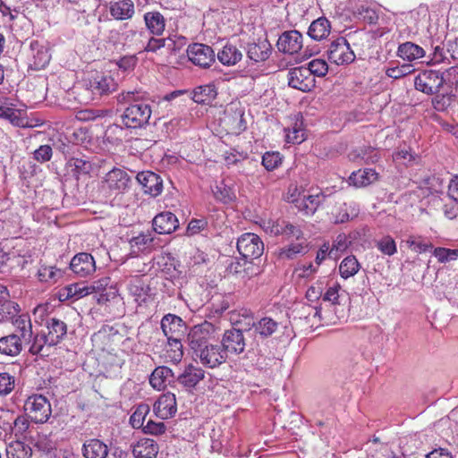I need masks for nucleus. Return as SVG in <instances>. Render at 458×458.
<instances>
[{
	"label": "nucleus",
	"mask_w": 458,
	"mask_h": 458,
	"mask_svg": "<svg viewBox=\"0 0 458 458\" xmlns=\"http://www.w3.org/2000/svg\"><path fill=\"white\" fill-rule=\"evenodd\" d=\"M111 283V279L108 276L101 277L96 281H93L90 284L86 285L89 289V294L98 293L99 298L98 299V303L106 302L109 300L107 293H106L107 287Z\"/></svg>",
	"instance_id": "nucleus-38"
},
{
	"label": "nucleus",
	"mask_w": 458,
	"mask_h": 458,
	"mask_svg": "<svg viewBox=\"0 0 458 458\" xmlns=\"http://www.w3.org/2000/svg\"><path fill=\"white\" fill-rule=\"evenodd\" d=\"M24 411L35 423H45L52 412L49 401L42 394L30 396L24 403Z\"/></svg>",
	"instance_id": "nucleus-6"
},
{
	"label": "nucleus",
	"mask_w": 458,
	"mask_h": 458,
	"mask_svg": "<svg viewBox=\"0 0 458 458\" xmlns=\"http://www.w3.org/2000/svg\"><path fill=\"white\" fill-rule=\"evenodd\" d=\"M144 21L148 30L156 36L163 34L165 28V21L159 12H148L144 14Z\"/></svg>",
	"instance_id": "nucleus-32"
},
{
	"label": "nucleus",
	"mask_w": 458,
	"mask_h": 458,
	"mask_svg": "<svg viewBox=\"0 0 458 458\" xmlns=\"http://www.w3.org/2000/svg\"><path fill=\"white\" fill-rule=\"evenodd\" d=\"M176 411L175 395L169 392L162 394L154 403V412L161 420L173 417Z\"/></svg>",
	"instance_id": "nucleus-17"
},
{
	"label": "nucleus",
	"mask_w": 458,
	"mask_h": 458,
	"mask_svg": "<svg viewBox=\"0 0 458 458\" xmlns=\"http://www.w3.org/2000/svg\"><path fill=\"white\" fill-rule=\"evenodd\" d=\"M110 14L115 20H128L134 14V4L131 0H120L110 4Z\"/></svg>",
	"instance_id": "nucleus-27"
},
{
	"label": "nucleus",
	"mask_w": 458,
	"mask_h": 458,
	"mask_svg": "<svg viewBox=\"0 0 458 458\" xmlns=\"http://www.w3.org/2000/svg\"><path fill=\"white\" fill-rule=\"evenodd\" d=\"M359 16L369 24H374L377 22L378 16L376 11L369 7L360 6L358 8Z\"/></svg>",
	"instance_id": "nucleus-64"
},
{
	"label": "nucleus",
	"mask_w": 458,
	"mask_h": 458,
	"mask_svg": "<svg viewBox=\"0 0 458 458\" xmlns=\"http://www.w3.org/2000/svg\"><path fill=\"white\" fill-rule=\"evenodd\" d=\"M86 89L90 91L94 97L109 95L117 89L114 79L106 74L97 73L86 81Z\"/></svg>",
	"instance_id": "nucleus-9"
},
{
	"label": "nucleus",
	"mask_w": 458,
	"mask_h": 458,
	"mask_svg": "<svg viewBox=\"0 0 458 458\" xmlns=\"http://www.w3.org/2000/svg\"><path fill=\"white\" fill-rule=\"evenodd\" d=\"M216 96L214 86L203 85L192 91V100L198 104H209Z\"/></svg>",
	"instance_id": "nucleus-40"
},
{
	"label": "nucleus",
	"mask_w": 458,
	"mask_h": 458,
	"mask_svg": "<svg viewBox=\"0 0 458 458\" xmlns=\"http://www.w3.org/2000/svg\"><path fill=\"white\" fill-rule=\"evenodd\" d=\"M23 343H25L24 340L16 333L2 336L0 338V353L11 357L18 356L22 351Z\"/></svg>",
	"instance_id": "nucleus-21"
},
{
	"label": "nucleus",
	"mask_w": 458,
	"mask_h": 458,
	"mask_svg": "<svg viewBox=\"0 0 458 458\" xmlns=\"http://www.w3.org/2000/svg\"><path fill=\"white\" fill-rule=\"evenodd\" d=\"M397 55L404 61L412 62L425 55V50L412 42H405L398 47Z\"/></svg>",
	"instance_id": "nucleus-30"
},
{
	"label": "nucleus",
	"mask_w": 458,
	"mask_h": 458,
	"mask_svg": "<svg viewBox=\"0 0 458 458\" xmlns=\"http://www.w3.org/2000/svg\"><path fill=\"white\" fill-rule=\"evenodd\" d=\"M187 55L192 64L201 68L209 67L216 60L213 48L200 43L190 45L187 49Z\"/></svg>",
	"instance_id": "nucleus-10"
},
{
	"label": "nucleus",
	"mask_w": 458,
	"mask_h": 458,
	"mask_svg": "<svg viewBox=\"0 0 458 458\" xmlns=\"http://www.w3.org/2000/svg\"><path fill=\"white\" fill-rule=\"evenodd\" d=\"M242 316L245 319L249 320L245 325L250 326L251 324L252 327L250 329L252 335H258L261 338H267L277 330L278 324L271 318H263L258 322H254L252 321L253 318L250 317V313L247 310L244 311Z\"/></svg>",
	"instance_id": "nucleus-13"
},
{
	"label": "nucleus",
	"mask_w": 458,
	"mask_h": 458,
	"mask_svg": "<svg viewBox=\"0 0 458 458\" xmlns=\"http://www.w3.org/2000/svg\"><path fill=\"white\" fill-rule=\"evenodd\" d=\"M168 342V350L167 352H171L169 355L172 360L179 361L181 360L183 352H182V344L180 340V336H174L173 338L166 337Z\"/></svg>",
	"instance_id": "nucleus-54"
},
{
	"label": "nucleus",
	"mask_w": 458,
	"mask_h": 458,
	"mask_svg": "<svg viewBox=\"0 0 458 458\" xmlns=\"http://www.w3.org/2000/svg\"><path fill=\"white\" fill-rule=\"evenodd\" d=\"M308 251V245L303 242L298 243H292L286 248L279 250L278 256L282 259H293L298 254H305Z\"/></svg>",
	"instance_id": "nucleus-43"
},
{
	"label": "nucleus",
	"mask_w": 458,
	"mask_h": 458,
	"mask_svg": "<svg viewBox=\"0 0 458 458\" xmlns=\"http://www.w3.org/2000/svg\"><path fill=\"white\" fill-rule=\"evenodd\" d=\"M66 169L76 180H79L81 175L88 174L92 169L91 163L81 157H71L66 162Z\"/></svg>",
	"instance_id": "nucleus-31"
},
{
	"label": "nucleus",
	"mask_w": 458,
	"mask_h": 458,
	"mask_svg": "<svg viewBox=\"0 0 458 458\" xmlns=\"http://www.w3.org/2000/svg\"><path fill=\"white\" fill-rule=\"evenodd\" d=\"M102 183V188L109 195L117 196L129 191L131 179L126 171L120 168H113L106 174Z\"/></svg>",
	"instance_id": "nucleus-5"
},
{
	"label": "nucleus",
	"mask_w": 458,
	"mask_h": 458,
	"mask_svg": "<svg viewBox=\"0 0 458 458\" xmlns=\"http://www.w3.org/2000/svg\"><path fill=\"white\" fill-rule=\"evenodd\" d=\"M271 233L275 235H283L286 238H295L301 240L303 236L302 231L297 225L285 220H277L271 227Z\"/></svg>",
	"instance_id": "nucleus-26"
},
{
	"label": "nucleus",
	"mask_w": 458,
	"mask_h": 458,
	"mask_svg": "<svg viewBox=\"0 0 458 458\" xmlns=\"http://www.w3.org/2000/svg\"><path fill=\"white\" fill-rule=\"evenodd\" d=\"M31 454V448L20 440L11 443L6 447V455L8 458H30Z\"/></svg>",
	"instance_id": "nucleus-41"
},
{
	"label": "nucleus",
	"mask_w": 458,
	"mask_h": 458,
	"mask_svg": "<svg viewBox=\"0 0 458 458\" xmlns=\"http://www.w3.org/2000/svg\"><path fill=\"white\" fill-rule=\"evenodd\" d=\"M161 329L166 337L181 336L186 330L185 322L174 314H167L161 320Z\"/></svg>",
	"instance_id": "nucleus-19"
},
{
	"label": "nucleus",
	"mask_w": 458,
	"mask_h": 458,
	"mask_svg": "<svg viewBox=\"0 0 458 458\" xmlns=\"http://www.w3.org/2000/svg\"><path fill=\"white\" fill-rule=\"evenodd\" d=\"M237 250L245 259H255L264 252V243L255 233L242 234L237 241Z\"/></svg>",
	"instance_id": "nucleus-7"
},
{
	"label": "nucleus",
	"mask_w": 458,
	"mask_h": 458,
	"mask_svg": "<svg viewBox=\"0 0 458 458\" xmlns=\"http://www.w3.org/2000/svg\"><path fill=\"white\" fill-rule=\"evenodd\" d=\"M152 225L156 233L159 234H168L178 228L179 222L175 215L170 211H165L154 217Z\"/></svg>",
	"instance_id": "nucleus-18"
},
{
	"label": "nucleus",
	"mask_w": 458,
	"mask_h": 458,
	"mask_svg": "<svg viewBox=\"0 0 458 458\" xmlns=\"http://www.w3.org/2000/svg\"><path fill=\"white\" fill-rule=\"evenodd\" d=\"M281 161L278 152H266L262 157V165L267 171L275 170L281 164Z\"/></svg>",
	"instance_id": "nucleus-57"
},
{
	"label": "nucleus",
	"mask_w": 458,
	"mask_h": 458,
	"mask_svg": "<svg viewBox=\"0 0 458 458\" xmlns=\"http://www.w3.org/2000/svg\"><path fill=\"white\" fill-rule=\"evenodd\" d=\"M47 341H48V346H54L59 344L67 334V325L64 321L56 318H50L47 321Z\"/></svg>",
	"instance_id": "nucleus-20"
},
{
	"label": "nucleus",
	"mask_w": 458,
	"mask_h": 458,
	"mask_svg": "<svg viewBox=\"0 0 458 458\" xmlns=\"http://www.w3.org/2000/svg\"><path fill=\"white\" fill-rule=\"evenodd\" d=\"M149 407L147 404L140 405L130 418V422L134 428H144L147 422V414Z\"/></svg>",
	"instance_id": "nucleus-49"
},
{
	"label": "nucleus",
	"mask_w": 458,
	"mask_h": 458,
	"mask_svg": "<svg viewBox=\"0 0 458 458\" xmlns=\"http://www.w3.org/2000/svg\"><path fill=\"white\" fill-rule=\"evenodd\" d=\"M377 179L378 174L369 168L353 172L349 177L350 183L356 187H365L377 181Z\"/></svg>",
	"instance_id": "nucleus-33"
},
{
	"label": "nucleus",
	"mask_w": 458,
	"mask_h": 458,
	"mask_svg": "<svg viewBox=\"0 0 458 458\" xmlns=\"http://www.w3.org/2000/svg\"><path fill=\"white\" fill-rule=\"evenodd\" d=\"M330 28L329 21L321 17L311 22L308 34L315 40H321L329 35Z\"/></svg>",
	"instance_id": "nucleus-35"
},
{
	"label": "nucleus",
	"mask_w": 458,
	"mask_h": 458,
	"mask_svg": "<svg viewBox=\"0 0 458 458\" xmlns=\"http://www.w3.org/2000/svg\"><path fill=\"white\" fill-rule=\"evenodd\" d=\"M70 268L79 276H87L96 270L95 259L89 253H78L72 259Z\"/></svg>",
	"instance_id": "nucleus-16"
},
{
	"label": "nucleus",
	"mask_w": 458,
	"mask_h": 458,
	"mask_svg": "<svg viewBox=\"0 0 458 458\" xmlns=\"http://www.w3.org/2000/svg\"><path fill=\"white\" fill-rule=\"evenodd\" d=\"M246 335L252 336L250 328L242 330L233 327L225 330L221 340V347L225 350V354L227 356V354L239 355L242 353L247 345Z\"/></svg>",
	"instance_id": "nucleus-3"
},
{
	"label": "nucleus",
	"mask_w": 458,
	"mask_h": 458,
	"mask_svg": "<svg viewBox=\"0 0 458 458\" xmlns=\"http://www.w3.org/2000/svg\"><path fill=\"white\" fill-rule=\"evenodd\" d=\"M326 196L323 193L310 194L303 196L299 204L296 205L299 210L305 214H314L320 204L325 200Z\"/></svg>",
	"instance_id": "nucleus-36"
},
{
	"label": "nucleus",
	"mask_w": 458,
	"mask_h": 458,
	"mask_svg": "<svg viewBox=\"0 0 458 458\" xmlns=\"http://www.w3.org/2000/svg\"><path fill=\"white\" fill-rule=\"evenodd\" d=\"M334 221L335 224H342L356 216V210L347 203H342L333 211Z\"/></svg>",
	"instance_id": "nucleus-45"
},
{
	"label": "nucleus",
	"mask_w": 458,
	"mask_h": 458,
	"mask_svg": "<svg viewBox=\"0 0 458 458\" xmlns=\"http://www.w3.org/2000/svg\"><path fill=\"white\" fill-rule=\"evenodd\" d=\"M30 422L24 416H18L13 422V431L15 437H22L28 430Z\"/></svg>",
	"instance_id": "nucleus-63"
},
{
	"label": "nucleus",
	"mask_w": 458,
	"mask_h": 458,
	"mask_svg": "<svg viewBox=\"0 0 458 458\" xmlns=\"http://www.w3.org/2000/svg\"><path fill=\"white\" fill-rule=\"evenodd\" d=\"M15 386V377L9 373H0V396L9 394Z\"/></svg>",
	"instance_id": "nucleus-55"
},
{
	"label": "nucleus",
	"mask_w": 458,
	"mask_h": 458,
	"mask_svg": "<svg viewBox=\"0 0 458 458\" xmlns=\"http://www.w3.org/2000/svg\"><path fill=\"white\" fill-rule=\"evenodd\" d=\"M205 377V371L198 366L189 364L176 377V382L186 391L191 392Z\"/></svg>",
	"instance_id": "nucleus-12"
},
{
	"label": "nucleus",
	"mask_w": 458,
	"mask_h": 458,
	"mask_svg": "<svg viewBox=\"0 0 458 458\" xmlns=\"http://www.w3.org/2000/svg\"><path fill=\"white\" fill-rule=\"evenodd\" d=\"M136 179L142 186L145 193L157 197L163 190V181L158 174L151 171H143L137 174Z\"/></svg>",
	"instance_id": "nucleus-14"
},
{
	"label": "nucleus",
	"mask_w": 458,
	"mask_h": 458,
	"mask_svg": "<svg viewBox=\"0 0 458 458\" xmlns=\"http://www.w3.org/2000/svg\"><path fill=\"white\" fill-rule=\"evenodd\" d=\"M306 70L310 72V76L324 77L328 72V65L323 59H314L308 64Z\"/></svg>",
	"instance_id": "nucleus-51"
},
{
	"label": "nucleus",
	"mask_w": 458,
	"mask_h": 458,
	"mask_svg": "<svg viewBox=\"0 0 458 458\" xmlns=\"http://www.w3.org/2000/svg\"><path fill=\"white\" fill-rule=\"evenodd\" d=\"M215 198L224 203H229L235 199L233 191L227 186L224 182L216 184L212 189Z\"/></svg>",
	"instance_id": "nucleus-46"
},
{
	"label": "nucleus",
	"mask_w": 458,
	"mask_h": 458,
	"mask_svg": "<svg viewBox=\"0 0 458 458\" xmlns=\"http://www.w3.org/2000/svg\"><path fill=\"white\" fill-rule=\"evenodd\" d=\"M13 327L16 328L18 335L24 340L25 343H30L32 339V324L30 317L28 313H19L11 320Z\"/></svg>",
	"instance_id": "nucleus-23"
},
{
	"label": "nucleus",
	"mask_w": 458,
	"mask_h": 458,
	"mask_svg": "<svg viewBox=\"0 0 458 458\" xmlns=\"http://www.w3.org/2000/svg\"><path fill=\"white\" fill-rule=\"evenodd\" d=\"M242 58V53L233 45L226 44L222 50L217 53L218 61L227 66L236 64Z\"/></svg>",
	"instance_id": "nucleus-34"
},
{
	"label": "nucleus",
	"mask_w": 458,
	"mask_h": 458,
	"mask_svg": "<svg viewBox=\"0 0 458 458\" xmlns=\"http://www.w3.org/2000/svg\"><path fill=\"white\" fill-rule=\"evenodd\" d=\"M271 54V45L267 40L249 44L247 49L248 57L258 63L266 61Z\"/></svg>",
	"instance_id": "nucleus-28"
},
{
	"label": "nucleus",
	"mask_w": 458,
	"mask_h": 458,
	"mask_svg": "<svg viewBox=\"0 0 458 458\" xmlns=\"http://www.w3.org/2000/svg\"><path fill=\"white\" fill-rule=\"evenodd\" d=\"M82 454L85 458H106L108 447L101 440L91 438L83 444Z\"/></svg>",
	"instance_id": "nucleus-25"
},
{
	"label": "nucleus",
	"mask_w": 458,
	"mask_h": 458,
	"mask_svg": "<svg viewBox=\"0 0 458 458\" xmlns=\"http://www.w3.org/2000/svg\"><path fill=\"white\" fill-rule=\"evenodd\" d=\"M423 183L431 192L435 193L442 192L445 187L444 180L435 174L426 177Z\"/></svg>",
	"instance_id": "nucleus-58"
},
{
	"label": "nucleus",
	"mask_w": 458,
	"mask_h": 458,
	"mask_svg": "<svg viewBox=\"0 0 458 458\" xmlns=\"http://www.w3.org/2000/svg\"><path fill=\"white\" fill-rule=\"evenodd\" d=\"M359 269L360 263L354 256L346 257L339 266V273L344 279L353 276Z\"/></svg>",
	"instance_id": "nucleus-42"
},
{
	"label": "nucleus",
	"mask_w": 458,
	"mask_h": 458,
	"mask_svg": "<svg viewBox=\"0 0 458 458\" xmlns=\"http://www.w3.org/2000/svg\"><path fill=\"white\" fill-rule=\"evenodd\" d=\"M433 255L440 263H446L458 259V249L438 247L434 250Z\"/></svg>",
	"instance_id": "nucleus-52"
},
{
	"label": "nucleus",
	"mask_w": 458,
	"mask_h": 458,
	"mask_svg": "<svg viewBox=\"0 0 458 458\" xmlns=\"http://www.w3.org/2000/svg\"><path fill=\"white\" fill-rule=\"evenodd\" d=\"M166 427L163 421L156 422L150 418L148 419L146 425H144L143 431L146 434L161 435L165 432Z\"/></svg>",
	"instance_id": "nucleus-62"
},
{
	"label": "nucleus",
	"mask_w": 458,
	"mask_h": 458,
	"mask_svg": "<svg viewBox=\"0 0 458 458\" xmlns=\"http://www.w3.org/2000/svg\"><path fill=\"white\" fill-rule=\"evenodd\" d=\"M89 295V289L83 284H72L66 286L60 293V298L64 299L75 298L80 299Z\"/></svg>",
	"instance_id": "nucleus-44"
},
{
	"label": "nucleus",
	"mask_w": 458,
	"mask_h": 458,
	"mask_svg": "<svg viewBox=\"0 0 458 458\" xmlns=\"http://www.w3.org/2000/svg\"><path fill=\"white\" fill-rule=\"evenodd\" d=\"M288 85L302 92H309L315 88V78L306 70V66L291 69L287 74Z\"/></svg>",
	"instance_id": "nucleus-11"
},
{
	"label": "nucleus",
	"mask_w": 458,
	"mask_h": 458,
	"mask_svg": "<svg viewBox=\"0 0 458 458\" xmlns=\"http://www.w3.org/2000/svg\"><path fill=\"white\" fill-rule=\"evenodd\" d=\"M406 243L411 250L418 253L426 252L433 247L430 242H425L421 237L415 236H410L406 240Z\"/></svg>",
	"instance_id": "nucleus-56"
},
{
	"label": "nucleus",
	"mask_w": 458,
	"mask_h": 458,
	"mask_svg": "<svg viewBox=\"0 0 458 458\" xmlns=\"http://www.w3.org/2000/svg\"><path fill=\"white\" fill-rule=\"evenodd\" d=\"M0 117L8 120L13 125L17 127H28V121L21 117V111L4 106H0Z\"/></svg>",
	"instance_id": "nucleus-39"
},
{
	"label": "nucleus",
	"mask_w": 458,
	"mask_h": 458,
	"mask_svg": "<svg viewBox=\"0 0 458 458\" xmlns=\"http://www.w3.org/2000/svg\"><path fill=\"white\" fill-rule=\"evenodd\" d=\"M278 50L293 55L302 47V35L297 30L284 31L277 40Z\"/></svg>",
	"instance_id": "nucleus-15"
},
{
	"label": "nucleus",
	"mask_w": 458,
	"mask_h": 458,
	"mask_svg": "<svg viewBox=\"0 0 458 458\" xmlns=\"http://www.w3.org/2000/svg\"><path fill=\"white\" fill-rule=\"evenodd\" d=\"M174 377L173 370L165 366H160L154 369L149 377L150 385L157 389L162 390L167 383L171 382Z\"/></svg>",
	"instance_id": "nucleus-29"
},
{
	"label": "nucleus",
	"mask_w": 458,
	"mask_h": 458,
	"mask_svg": "<svg viewBox=\"0 0 458 458\" xmlns=\"http://www.w3.org/2000/svg\"><path fill=\"white\" fill-rule=\"evenodd\" d=\"M159 451L154 439L141 438L133 446L132 454L135 458H156Z\"/></svg>",
	"instance_id": "nucleus-22"
},
{
	"label": "nucleus",
	"mask_w": 458,
	"mask_h": 458,
	"mask_svg": "<svg viewBox=\"0 0 458 458\" xmlns=\"http://www.w3.org/2000/svg\"><path fill=\"white\" fill-rule=\"evenodd\" d=\"M45 345H48L46 335H36L33 337L32 344L30 347V352L33 355L41 354L46 355L44 352Z\"/></svg>",
	"instance_id": "nucleus-60"
},
{
	"label": "nucleus",
	"mask_w": 458,
	"mask_h": 458,
	"mask_svg": "<svg viewBox=\"0 0 458 458\" xmlns=\"http://www.w3.org/2000/svg\"><path fill=\"white\" fill-rule=\"evenodd\" d=\"M458 76V68L451 67L444 72L434 70H425L420 72L414 80V86L428 95H434L439 92L444 85L452 87L453 80Z\"/></svg>",
	"instance_id": "nucleus-2"
},
{
	"label": "nucleus",
	"mask_w": 458,
	"mask_h": 458,
	"mask_svg": "<svg viewBox=\"0 0 458 458\" xmlns=\"http://www.w3.org/2000/svg\"><path fill=\"white\" fill-rule=\"evenodd\" d=\"M349 159L357 162L358 160H363L365 163H376L379 156L377 150L371 147H361L352 150L349 155Z\"/></svg>",
	"instance_id": "nucleus-37"
},
{
	"label": "nucleus",
	"mask_w": 458,
	"mask_h": 458,
	"mask_svg": "<svg viewBox=\"0 0 458 458\" xmlns=\"http://www.w3.org/2000/svg\"><path fill=\"white\" fill-rule=\"evenodd\" d=\"M340 289L341 287L339 284H335L334 286L329 287L323 294V301H328L333 305H340V299L342 297V295L339 293Z\"/></svg>",
	"instance_id": "nucleus-61"
},
{
	"label": "nucleus",
	"mask_w": 458,
	"mask_h": 458,
	"mask_svg": "<svg viewBox=\"0 0 458 458\" xmlns=\"http://www.w3.org/2000/svg\"><path fill=\"white\" fill-rule=\"evenodd\" d=\"M128 290L130 294L135 297V301H144L147 295L148 288L145 287L144 284L140 279H135L128 284Z\"/></svg>",
	"instance_id": "nucleus-53"
},
{
	"label": "nucleus",
	"mask_w": 458,
	"mask_h": 458,
	"mask_svg": "<svg viewBox=\"0 0 458 458\" xmlns=\"http://www.w3.org/2000/svg\"><path fill=\"white\" fill-rule=\"evenodd\" d=\"M374 243L377 250L384 255L390 257L397 251L395 241L390 235H386L378 240H375Z\"/></svg>",
	"instance_id": "nucleus-47"
},
{
	"label": "nucleus",
	"mask_w": 458,
	"mask_h": 458,
	"mask_svg": "<svg viewBox=\"0 0 458 458\" xmlns=\"http://www.w3.org/2000/svg\"><path fill=\"white\" fill-rule=\"evenodd\" d=\"M215 331L213 324L205 321L191 327L186 338L193 358L199 359L202 365L211 369L220 366L226 360L225 350L221 345L211 343Z\"/></svg>",
	"instance_id": "nucleus-1"
},
{
	"label": "nucleus",
	"mask_w": 458,
	"mask_h": 458,
	"mask_svg": "<svg viewBox=\"0 0 458 458\" xmlns=\"http://www.w3.org/2000/svg\"><path fill=\"white\" fill-rule=\"evenodd\" d=\"M151 113V107L147 103L132 104L126 107L121 115L122 123L127 128H141L148 123Z\"/></svg>",
	"instance_id": "nucleus-4"
},
{
	"label": "nucleus",
	"mask_w": 458,
	"mask_h": 458,
	"mask_svg": "<svg viewBox=\"0 0 458 458\" xmlns=\"http://www.w3.org/2000/svg\"><path fill=\"white\" fill-rule=\"evenodd\" d=\"M53 149L48 144L41 145L33 152V158L38 163H46L52 158Z\"/></svg>",
	"instance_id": "nucleus-59"
},
{
	"label": "nucleus",
	"mask_w": 458,
	"mask_h": 458,
	"mask_svg": "<svg viewBox=\"0 0 458 458\" xmlns=\"http://www.w3.org/2000/svg\"><path fill=\"white\" fill-rule=\"evenodd\" d=\"M30 52L32 62L30 65L34 70L44 69L49 64L51 55L48 53V50L45 47L39 45L38 41L30 43Z\"/></svg>",
	"instance_id": "nucleus-24"
},
{
	"label": "nucleus",
	"mask_w": 458,
	"mask_h": 458,
	"mask_svg": "<svg viewBox=\"0 0 458 458\" xmlns=\"http://www.w3.org/2000/svg\"><path fill=\"white\" fill-rule=\"evenodd\" d=\"M154 238L149 232L141 233L132 237L130 241L132 248H138L139 250L144 251L149 250L153 246Z\"/></svg>",
	"instance_id": "nucleus-50"
},
{
	"label": "nucleus",
	"mask_w": 458,
	"mask_h": 458,
	"mask_svg": "<svg viewBox=\"0 0 458 458\" xmlns=\"http://www.w3.org/2000/svg\"><path fill=\"white\" fill-rule=\"evenodd\" d=\"M20 310L18 303L10 300L0 301V313L3 316V322L12 320Z\"/></svg>",
	"instance_id": "nucleus-48"
},
{
	"label": "nucleus",
	"mask_w": 458,
	"mask_h": 458,
	"mask_svg": "<svg viewBox=\"0 0 458 458\" xmlns=\"http://www.w3.org/2000/svg\"><path fill=\"white\" fill-rule=\"evenodd\" d=\"M327 54L328 60L337 65L350 64L355 58V55L351 49L349 43L344 38H339L333 41Z\"/></svg>",
	"instance_id": "nucleus-8"
}]
</instances>
